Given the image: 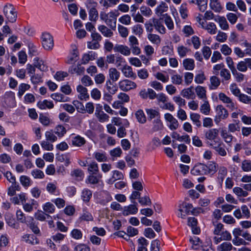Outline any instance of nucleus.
Masks as SVG:
<instances>
[{
	"instance_id": "obj_15",
	"label": "nucleus",
	"mask_w": 251,
	"mask_h": 251,
	"mask_svg": "<svg viewBox=\"0 0 251 251\" xmlns=\"http://www.w3.org/2000/svg\"><path fill=\"white\" fill-rule=\"evenodd\" d=\"M151 21L153 22V25H154V27L159 33L162 34H164L166 32V29L165 26L163 25L161 19H158L156 18H152L151 19Z\"/></svg>"
},
{
	"instance_id": "obj_34",
	"label": "nucleus",
	"mask_w": 251,
	"mask_h": 251,
	"mask_svg": "<svg viewBox=\"0 0 251 251\" xmlns=\"http://www.w3.org/2000/svg\"><path fill=\"white\" fill-rule=\"evenodd\" d=\"M168 10V6L167 4L163 1H161L160 4L158 5L155 8V14L158 16H163V13L167 11Z\"/></svg>"
},
{
	"instance_id": "obj_40",
	"label": "nucleus",
	"mask_w": 251,
	"mask_h": 251,
	"mask_svg": "<svg viewBox=\"0 0 251 251\" xmlns=\"http://www.w3.org/2000/svg\"><path fill=\"white\" fill-rule=\"evenodd\" d=\"M37 106L41 109H51L54 107V104L52 101L45 100L39 101L37 103Z\"/></svg>"
},
{
	"instance_id": "obj_47",
	"label": "nucleus",
	"mask_w": 251,
	"mask_h": 251,
	"mask_svg": "<svg viewBox=\"0 0 251 251\" xmlns=\"http://www.w3.org/2000/svg\"><path fill=\"white\" fill-rule=\"evenodd\" d=\"M72 176L75 177L76 180L81 181L83 179L84 174L83 172L80 169H75L72 171L71 174Z\"/></svg>"
},
{
	"instance_id": "obj_32",
	"label": "nucleus",
	"mask_w": 251,
	"mask_h": 251,
	"mask_svg": "<svg viewBox=\"0 0 251 251\" xmlns=\"http://www.w3.org/2000/svg\"><path fill=\"white\" fill-rule=\"evenodd\" d=\"M148 120L151 121L153 119H157L160 118V114L158 110L152 109L148 108L146 109Z\"/></svg>"
},
{
	"instance_id": "obj_57",
	"label": "nucleus",
	"mask_w": 251,
	"mask_h": 251,
	"mask_svg": "<svg viewBox=\"0 0 251 251\" xmlns=\"http://www.w3.org/2000/svg\"><path fill=\"white\" fill-rule=\"evenodd\" d=\"M172 83L175 85H182L183 83L182 75L178 74H174L171 76Z\"/></svg>"
},
{
	"instance_id": "obj_3",
	"label": "nucleus",
	"mask_w": 251,
	"mask_h": 251,
	"mask_svg": "<svg viewBox=\"0 0 251 251\" xmlns=\"http://www.w3.org/2000/svg\"><path fill=\"white\" fill-rule=\"evenodd\" d=\"M41 41L44 49L47 50L52 49L54 46L53 38L49 32H43L41 36Z\"/></svg>"
},
{
	"instance_id": "obj_36",
	"label": "nucleus",
	"mask_w": 251,
	"mask_h": 251,
	"mask_svg": "<svg viewBox=\"0 0 251 251\" xmlns=\"http://www.w3.org/2000/svg\"><path fill=\"white\" fill-rule=\"evenodd\" d=\"M236 250L232 244L228 242H225L219 245L217 248V251H231L232 249Z\"/></svg>"
},
{
	"instance_id": "obj_42",
	"label": "nucleus",
	"mask_w": 251,
	"mask_h": 251,
	"mask_svg": "<svg viewBox=\"0 0 251 251\" xmlns=\"http://www.w3.org/2000/svg\"><path fill=\"white\" fill-rule=\"evenodd\" d=\"M183 66L186 70H193L195 66L194 60L191 58L185 59L183 61Z\"/></svg>"
},
{
	"instance_id": "obj_53",
	"label": "nucleus",
	"mask_w": 251,
	"mask_h": 251,
	"mask_svg": "<svg viewBox=\"0 0 251 251\" xmlns=\"http://www.w3.org/2000/svg\"><path fill=\"white\" fill-rule=\"evenodd\" d=\"M39 120L40 122L44 126H49L51 123V120L46 115L40 114L39 115Z\"/></svg>"
},
{
	"instance_id": "obj_30",
	"label": "nucleus",
	"mask_w": 251,
	"mask_h": 251,
	"mask_svg": "<svg viewBox=\"0 0 251 251\" xmlns=\"http://www.w3.org/2000/svg\"><path fill=\"white\" fill-rule=\"evenodd\" d=\"M100 199V203L102 205H105L107 203L111 201L112 198L110 194L107 191H104L101 192Z\"/></svg>"
},
{
	"instance_id": "obj_59",
	"label": "nucleus",
	"mask_w": 251,
	"mask_h": 251,
	"mask_svg": "<svg viewBox=\"0 0 251 251\" xmlns=\"http://www.w3.org/2000/svg\"><path fill=\"white\" fill-rule=\"evenodd\" d=\"M177 51L180 57H185L187 54L190 51V50L184 46H179L177 48Z\"/></svg>"
},
{
	"instance_id": "obj_60",
	"label": "nucleus",
	"mask_w": 251,
	"mask_h": 251,
	"mask_svg": "<svg viewBox=\"0 0 251 251\" xmlns=\"http://www.w3.org/2000/svg\"><path fill=\"white\" fill-rule=\"evenodd\" d=\"M201 116L200 114L197 113H191L190 114V118L193 122L194 124L198 127H201V122L200 119Z\"/></svg>"
},
{
	"instance_id": "obj_26",
	"label": "nucleus",
	"mask_w": 251,
	"mask_h": 251,
	"mask_svg": "<svg viewBox=\"0 0 251 251\" xmlns=\"http://www.w3.org/2000/svg\"><path fill=\"white\" fill-rule=\"evenodd\" d=\"M92 197V192L88 188H84L81 193V198L85 203L89 202Z\"/></svg>"
},
{
	"instance_id": "obj_28",
	"label": "nucleus",
	"mask_w": 251,
	"mask_h": 251,
	"mask_svg": "<svg viewBox=\"0 0 251 251\" xmlns=\"http://www.w3.org/2000/svg\"><path fill=\"white\" fill-rule=\"evenodd\" d=\"M112 176L107 180V183L110 184L114 183L117 180L123 179L124 175L119 171L115 170L112 172Z\"/></svg>"
},
{
	"instance_id": "obj_43",
	"label": "nucleus",
	"mask_w": 251,
	"mask_h": 251,
	"mask_svg": "<svg viewBox=\"0 0 251 251\" xmlns=\"http://www.w3.org/2000/svg\"><path fill=\"white\" fill-rule=\"evenodd\" d=\"M99 30L106 37H111L113 36V32L104 25H100L98 27Z\"/></svg>"
},
{
	"instance_id": "obj_1",
	"label": "nucleus",
	"mask_w": 251,
	"mask_h": 251,
	"mask_svg": "<svg viewBox=\"0 0 251 251\" xmlns=\"http://www.w3.org/2000/svg\"><path fill=\"white\" fill-rule=\"evenodd\" d=\"M119 14L118 11H111L107 14L101 13L100 18L109 27L115 29L116 27L117 18Z\"/></svg>"
},
{
	"instance_id": "obj_64",
	"label": "nucleus",
	"mask_w": 251,
	"mask_h": 251,
	"mask_svg": "<svg viewBox=\"0 0 251 251\" xmlns=\"http://www.w3.org/2000/svg\"><path fill=\"white\" fill-rule=\"evenodd\" d=\"M233 192L238 197H247L248 196V192L243 190L242 188L236 187L233 189Z\"/></svg>"
},
{
	"instance_id": "obj_44",
	"label": "nucleus",
	"mask_w": 251,
	"mask_h": 251,
	"mask_svg": "<svg viewBox=\"0 0 251 251\" xmlns=\"http://www.w3.org/2000/svg\"><path fill=\"white\" fill-rule=\"evenodd\" d=\"M11 185L8 188L7 194L8 196H13L15 195L16 191H20L21 187L18 182L11 183Z\"/></svg>"
},
{
	"instance_id": "obj_38",
	"label": "nucleus",
	"mask_w": 251,
	"mask_h": 251,
	"mask_svg": "<svg viewBox=\"0 0 251 251\" xmlns=\"http://www.w3.org/2000/svg\"><path fill=\"white\" fill-rule=\"evenodd\" d=\"M214 20L219 23L220 27L223 30H227L229 28L228 24L225 17L218 16Z\"/></svg>"
},
{
	"instance_id": "obj_4",
	"label": "nucleus",
	"mask_w": 251,
	"mask_h": 251,
	"mask_svg": "<svg viewBox=\"0 0 251 251\" xmlns=\"http://www.w3.org/2000/svg\"><path fill=\"white\" fill-rule=\"evenodd\" d=\"M3 13L9 22L13 23L16 22L17 18V12L12 4H6L4 6Z\"/></svg>"
},
{
	"instance_id": "obj_20",
	"label": "nucleus",
	"mask_w": 251,
	"mask_h": 251,
	"mask_svg": "<svg viewBox=\"0 0 251 251\" xmlns=\"http://www.w3.org/2000/svg\"><path fill=\"white\" fill-rule=\"evenodd\" d=\"M121 72L126 77L132 78L135 79L136 75L135 73L133 72L131 67L126 65L121 69Z\"/></svg>"
},
{
	"instance_id": "obj_58",
	"label": "nucleus",
	"mask_w": 251,
	"mask_h": 251,
	"mask_svg": "<svg viewBox=\"0 0 251 251\" xmlns=\"http://www.w3.org/2000/svg\"><path fill=\"white\" fill-rule=\"evenodd\" d=\"M187 4L185 2L183 3L179 8V13L182 19H186L188 16Z\"/></svg>"
},
{
	"instance_id": "obj_39",
	"label": "nucleus",
	"mask_w": 251,
	"mask_h": 251,
	"mask_svg": "<svg viewBox=\"0 0 251 251\" xmlns=\"http://www.w3.org/2000/svg\"><path fill=\"white\" fill-rule=\"evenodd\" d=\"M138 249L137 251H148L147 246L149 243L145 238L141 237L138 241Z\"/></svg>"
},
{
	"instance_id": "obj_41",
	"label": "nucleus",
	"mask_w": 251,
	"mask_h": 251,
	"mask_svg": "<svg viewBox=\"0 0 251 251\" xmlns=\"http://www.w3.org/2000/svg\"><path fill=\"white\" fill-rule=\"evenodd\" d=\"M240 121L239 120H234L233 123H230L228 126V130L230 132H235L239 131L240 130V126L239 125Z\"/></svg>"
},
{
	"instance_id": "obj_49",
	"label": "nucleus",
	"mask_w": 251,
	"mask_h": 251,
	"mask_svg": "<svg viewBox=\"0 0 251 251\" xmlns=\"http://www.w3.org/2000/svg\"><path fill=\"white\" fill-rule=\"evenodd\" d=\"M46 189L47 191L53 195L58 196L59 195V191L57 189V187L55 184L52 183H48Z\"/></svg>"
},
{
	"instance_id": "obj_14",
	"label": "nucleus",
	"mask_w": 251,
	"mask_h": 251,
	"mask_svg": "<svg viewBox=\"0 0 251 251\" xmlns=\"http://www.w3.org/2000/svg\"><path fill=\"white\" fill-rule=\"evenodd\" d=\"M205 164L200 163L196 165L191 170V173L194 175H207Z\"/></svg>"
},
{
	"instance_id": "obj_7",
	"label": "nucleus",
	"mask_w": 251,
	"mask_h": 251,
	"mask_svg": "<svg viewBox=\"0 0 251 251\" xmlns=\"http://www.w3.org/2000/svg\"><path fill=\"white\" fill-rule=\"evenodd\" d=\"M217 116L214 121L216 124H218L221 120L226 119L228 116L227 110L222 105H218L216 108Z\"/></svg>"
},
{
	"instance_id": "obj_10",
	"label": "nucleus",
	"mask_w": 251,
	"mask_h": 251,
	"mask_svg": "<svg viewBox=\"0 0 251 251\" xmlns=\"http://www.w3.org/2000/svg\"><path fill=\"white\" fill-rule=\"evenodd\" d=\"M210 146L213 147V148L220 155L225 156L226 155L225 145L220 139H219L218 141H215L214 144H211Z\"/></svg>"
},
{
	"instance_id": "obj_35",
	"label": "nucleus",
	"mask_w": 251,
	"mask_h": 251,
	"mask_svg": "<svg viewBox=\"0 0 251 251\" xmlns=\"http://www.w3.org/2000/svg\"><path fill=\"white\" fill-rule=\"evenodd\" d=\"M10 201L15 204H22L26 201L25 194L22 193L10 199Z\"/></svg>"
},
{
	"instance_id": "obj_37",
	"label": "nucleus",
	"mask_w": 251,
	"mask_h": 251,
	"mask_svg": "<svg viewBox=\"0 0 251 251\" xmlns=\"http://www.w3.org/2000/svg\"><path fill=\"white\" fill-rule=\"evenodd\" d=\"M220 79L215 75H213L210 77V84L209 88L210 90H215L220 85Z\"/></svg>"
},
{
	"instance_id": "obj_50",
	"label": "nucleus",
	"mask_w": 251,
	"mask_h": 251,
	"mask_svg": "<svg viewBox=\"0 0 251 251\" xmlns=\"http://www.w3.org/2000/svg\"><path fill=\"white\" fill-rule=\"evenodd\" d=\"M203 103L200 107V111L202 114L207 115L210 111V106L207 100H203Z\"/></svg>"
},
{
	"instance_id": "obj_11",
	"label": "nucleus",
	"mask_w": 251,
	"mask_h": 251,
	"mask_svg": "<svg viewBox=\"0 0 251 251\" xmlns=\"http://www.w3.org/2000/svg\"><path fill=\"white\" fill-rule=\"evenodd\" d=\"M76 91L78 93V98L79 100L86 101L89 99L90 97L88 93V90L82 85H78L76 87Z\"/></svg>"
},
{
	"instance_id": "obj_51",
	"label": "nucleus",
	"mask_w": 251,
	"mask_h": 251,
	"mask_svg": "<svg viewBox=\"0 0 251 251\" xmlns=\"http://www.w3.org/2000/svg\"><path fill=\"white\" fill-rule=\"evenodd\" d=\"M148 39L153 44L159 45L161 41L160 36L157 34L150 33L148 35Z\"/></svg>"
},
{
	"instance_id": "obj_5",
	"label": "nucleus",
	"mask_w": 251,
	"mask_h": 251,
	"mask_svg": "<svg viewBox=\"0 0 251 251\" xmlns=\"http://www.w3.org/2000/svg\"><path fill=\"white\" fill-rule=\"evenodd\" d=\"M3 104L5 107L13 108L16 105V100L14 93L9 91L5 93L3 97Z\"/></svg>"
},
{
	"instance_id": "obj_29",
	"label": "nucleus",
	"mask_w": 251,
	"mask_h": 251,
	"mask_svg": "<svg viewBox=\"0 0 251 251\" xmlns=\"http://www.w3.org/2000/svg\"><path fill=\"white\" fill-rule=\"evenodd\" d=\"M221 136L224 141L227 144H230L232 143L233 136L231 135L230 132L226 129H222L221 131Z\"/></svg>"
},
{
	"instance_id": "obj_23",
	"label": "nucleus",
	"mask_w": 251,
	"mask_h": 251,
	"mask_svg": "<svg viewBox=\"0 0 251 251\" xmlns=\"http://www.w3.org/2000/svg\"><path fill=\"white\" fill-rule=\"evenodd\" d=\"M207 175H213L218 170V165L213 161H209L205 164Z\"/></svg>"
},
{
	"instance_id": "obj_63",
	"label": "nucleus",
	"mask_w": 251,
	"mask_h": 251,
	"mask_svg": "<svg viewBox=\"0 0 251 251\" xmlns=\"http://www.w3.org/2000/svg\"><path fill=\"white\" fill-rule=\"evenodd\" d=\"M140 12L143 16L146 17H150L152 14L151 9L146 6H142L140 8Z\"/></svg>"
},
{
	"instance_id": "obj_9",
	"label": "nucleus",
	"mask_w": 251,
	"mask_h": 251,
	"mask_svg": "<svg viewBox=\"0 0 251 251\" xmlns=\"http://www.w3.org/2000/svg\"><path fill=\"white\" fill-rule=\"evenodd\" d=\"M164 118L167 122L170 123L168 126L170 129L172 130H176L178 127L179 123L178 121L170 113H166L164 115Z\"/></svg>"
},
{
	"instance_id": "obj_12",
	"label": "nucleus",
	"mask_w": 251,
	"mask_h": 251,
	"mask_svg": "<svg viewBox=\"0 0 251 251\" xmlns=\"http://www.w3.org/2000/svg\"><path fill=\"white\" fill-rule=\"evenodd\" d=\"M132 203L124 207L122 211V214L124 216H126L129 215H134L137 213L138 210L137 206V203Z\"/></svg>"
},
{
	"instance_id": "obj_52",
	"label": "nucleus",
	"mask_w": 251,
	"mask_h": 251,
	"mask_svg": "<svg viewBox=\"0 0 251 251\" xmlns=\"http://www.w3.org/2000/svg\"><path fill=\"white\" fill-rule=\"evenodd\" d=\"M88 171L90 174L97 175L99 174V167L98 164L95 162H91L89 165Z\"/></svg>"
},
{
	"instance_id": "obj_62",
	"label": "nucleus",
	"mask_w": 251,
	"mask_h": 251,
	"mask_svg": "<svg viewBox=\"0 0 251 251\" xmlns=\"http://www.w3.org/2000/svg\"><path fill=\"white\" fill-rule=\"evenodd\" d=\"M30 86L25 83H22L19 86V90L18 95L19 97H21L25 92L30 89Z\"/></svg>"
},
{
	"instance_id": "obj_31",
	"label": "nucleus",
	"mask_w": 251,
	"mask_h": 251,
	"mask_svg": "<svg viewBox=\"0 0 251 251\" xmlns=\"http://www.w3.org/2000/svg\"><path fill=\"white\" fill-rule=\"evenodd\" d=\"M108 75L110 78L109 80L116 82L119 79L120 73L115 68H111L109 69Z\"/></svg>"
},
{
	"instance_id": "obj_21",
	"label": "nucleus",
	"mask_w": 251,
	"mask_h": 251,
	"mask_svg": "<svg viewBox=\"0 0 251 251\" xmlns=\"http://www.w3.org/2000/svg\"><path fill=\"white\" fill-rule=\"evenodd\" d=\"M195 90L199 99L202 100H207L206 89L205 87L201 85H198L196 87Z\"/></svg>"
},
{
	"instance_id": "obj_19",
	"label": "nucleus",
	"mask_w": 251,
	"mask_h": 251,
	"mask_svg": "<svg viewBox=\"0 0 251 251\" xmlns=\"http://www.w3.org/2000/svg\"><path fill=\"white\" fill-rule=\"evenodd\" d=\"M114 50L115 52H120L125 56H128L131 53L130 49L125 45L116 44L114 47Z\"/></svg>"
},
{
	"instance_id": "obj_24",
	"label": "nucleus",
	"mask_w": 251,
	"mask_h": 251,
	"mask_svg": "<svg viewBox=\"0 0 251 251\" xmlns=\"http://www.w3.org/2000/svg\"><path fill=\"white\" fill-rule=\"evenodd\" d=\"M85 68L78 64L76 66L73 65L69 68V72L72 74H76L77 75H82L84 74Z\"/></svg>"
},
{
	"instance_id": "obj_46",
	"label": "nucleus",
	"mask_w": 251,
	"mask_h": 251,
	"mask_svg": "<svg viewBox=\"0 0 251 251\" xmlns=\"http://www.w3.org/2000/svg\"><path fill=\"white\" fill-rule=\"evenodd\" d=\"M209 5L211 9L217 12H220L222 9L219 0H210Z\"/></svg>"
},
{
	"instance_id": "obj_18",
	"label": "nucleus",
	"mask_w": 251,
	"mask_h": 251,
	"mask_svg": "<svg viewBox=\"0 0 251 251\" xmlns=\"http://www.w3.org/2000/svg\"><path fill=\"white\" fill-rule=\"evenodd\" d=\"M202 28L206 30L207 32L211 35L216 33L217 28L216 25L214 23L209 22L207 23H202Z\"/></svg>"
},
{
	"instance_id": "obj_33",
	"label": "nucleus",
	"mask_w": 251,
	"mask_h": 251,
	"mask_svg": "<svg viewBox=\"0 0 251 251\" xmlns=\"http://www.w3.org/2000/svg\"><path fill=\"white\" fill-rule=\"evenodd\" d=\"M93 217L91 213L87 211L83 210L78 218V221L79 223H81L84 221H93Z\"/></svg>"
},
{
	"instance_id": "obj_17",
	"label": "nucleus",
	"mask_w": 251,
	"mask_h": 251,
	"mask_svg": "<svg viewBox=\"0 0 251 251\" xmlns=\"http://www.w3.org/2000/svg\"><path fill=\"white\" fill-rule=\"evenodd\" d=\"M187 222L188 225L192 228V232L195 234H199L201 232V229L197 226V219L195 217H189Z\"/></svg>"
},
{
	"instance_id": "obj_8",
	"label": "nucleus",
	"mask_w": 251,
	"mask_h": 251,
	"mask_svg": "<svg viewBox=\"0 0 251 251\" xmlns=\"http://www.w3.org/2000/svg\"><path fill=\"white\" fill-rule=\"evenodd\" d=\"M219 136V130L217 128H211L206 130L205 132L204 136L206 140L214 141L215 143V141H218L219 139L218 138Z\"/></svg>"
},
{
	"instance_id": "obj_13",
	"label": "nucleus",
	"mask_w": 251,
	"mask_h": 251,
	"mask_svg": "<svg viewBox=\"0 0 251 251\" xmlns=\"http://www.w3.org/2000/svg\"><path fill=\"white\" fill-rule=\"evenodd\" d=\"M219 99L223 103H225L226 106L229 109L233 110L235 108V104L232 99H230L229 97L227 96L225 93H219Z\"/></svg>"
},
{
	"instance_id": "obj_22",
	"label": "nucleus",
	"mask_w": 251,
	"mask_h": 251,
	"mask_svg": "<svg viewBox=\"0 0 251 251\" xmlns=\"http://www.w3.org/2000/svg\"><path fill=\"white\" fill-rule=\"evenodd\" d=\"M101 177L102 175L100 174H97V175L90 174L86 178V183L87 184H96L100 182Z\"/></svg>"
},
{
	"instance_id": "obj_54",
	"label": "nucleus",
	"mask_w": 251,
	"mask_h": 251,
	"mask_svg": "<svg viewBox=\"0 0 251 251\" xmlns=\"http://www.w3.org/2000/svg\"><path fill=\"white\" fill-rule=\"evenodd\" d=\"M152 123V130L153 131L161 130L163 127V125L160 120V118L154 119Z\"/></svg>"
},
{
	"instance_id": "obj_61",
	"label": "nucleus",
	"mask_w": 251,
	"mask_h": 251,
	"mask_svg": "<svg viewBox=\"0 0 251 251\" xmlns=\"http://www.w3.org/2000/svg\"><path fill=\"white\" fill-rule=\"evenodd\" d=\"M95 158L99 162H105L107 157L105 152H96L94 153Z\"/></svg>"
},
{
	"instance_id": "obj_55",
	"label": "nucleus",
	"mask_w": 251,
	"mask_h": 251,
	"mask_svg": "<svg viewBox=\"0 0 251 251\" xmlns=\"http://www.w3.org/2000/svg\"><path fill=\"white\" fill-rule=\"evenodd\" d=\"M78 56V51L74 50L73 52L71 53V54L68 56V59L66 61V63L69 64H72L75 63L77 60Z\"/></svg>"
},
{
	"instance_id": "obj_48",
	"label": "nucleus",
	"mask_w": 251,
	"mask_h": 251,
	"mask_svg": "<svg viewBox=\"0 0 251 251\" xmlns=\"http://www.w3.org/2000/svg\"><path fill=\"white\" fill-rule=\"evenodd\" d=\"M163 18L165 25L169 30H173L174 28V24L171 17L167 14L163 15Z\"/></svg>"
},
{
	"instance_id": "obj_45",
	"label": "nucleus",
	"mask_w": 251,
	"mask_h": 251,
	"mask_svg": "<svg viewBox=\"0 0 251 251\" xmlns=\"http://www.w3.org/2000/svg\"><path fill=\"white\" fill-rule=\"evenodd\" d=\"M206 79V77L203 71H199L194 78V81L197 84H202Z\"/></svg>"
},
{
	"instance_id": "obj_2",
	"label": "nucleus",
	"mask_w": 251,
	"mask_h": 251,
	"mask_svg": "<svg viewBox=\"0 0 251 251\" xmlns=\"http://www.w3.org/2000/svg\"><path fill=\"white\" fill-rule=\"evenodd\" d=\"M193 208V205L186 202H181L177 206L176 214L179 218L185 219Z\"/></svg>"
},
{
	"instance_id": "obj_16",
	"label": "nucleus",
	"mask_w": 251,
	"mask_h": 251,
	"mask_svg": "<svg viewBox=\"0 0 251 251\" xmlns=\"http://www.w3.org/2000/svg\"><path fill=\"white\" fill-rule=\"evenodd\" d=\"M22 240L26 243L31 245H37L39 243L38 238L33 234H25L22 236Z\"/></svg>"
},
{
	"instance_id": "obj_6",
	"label": "nucleus",
	"mask_w": 251,
	"mask_h": 251,
	"mask_svg": "<svg viewBox=\"0 0 251 251\" xmlns=\"http://www.w3.org/2000/svg\"><path fill=\"white\" fill-rule=\"evenodd\" d=\"M118 86L121 90L124 92H127L136 88V84L129 79H125L120 81L118 83Z\"/></svg>"
},
{
	"instance_id": "obj_27",
	"label": "nucleus",
	"mask_w": 251,
	"mask_h": 251,
	"mask_svg": "<svg viewBox=\"0 0 251 251\" xmlns=\"http://www.w3.org/2000/svg\"><path fill=\"white\" fill-rule=\"evenodd\" d=\"M193 86H191L188 88L183 89L180 93L181 95L187 99H194L195 96L193 92Z\"/></svg>"
},
{
	"instance_id": "obj_25",
	"label": "nucleus",
	"mask_w": 251,
	"mask_h": 251,
	"mask_svg": "<svg viewBox=\"0 0 251 251\" xmlns=\"http://www.w3.org/2000/svg\"><path fill=\"white\" fill-rule=\"evenodd\" d=\"M86 143L85 139L80 135H76L73 137L72 139V144L73 146L77 147H81Z\"/></svg>"
},
{
	"instance_id": "obj_56",
	"label": "nucleus",
	"mask_w": 251,
	"mask_h": 251,
	"mask_svg": "<svg viewBox=\"0 0 251 251\" xmlns=\"http://www.w3.org/2000/svg\"><path fill=\"white\" fill-rule=\"evenodd\" d=\"M135 116L137 121L140 123L144 124L146 122V117L143 110H138L135 113Z\"/></svg>"
}]
</instances>
